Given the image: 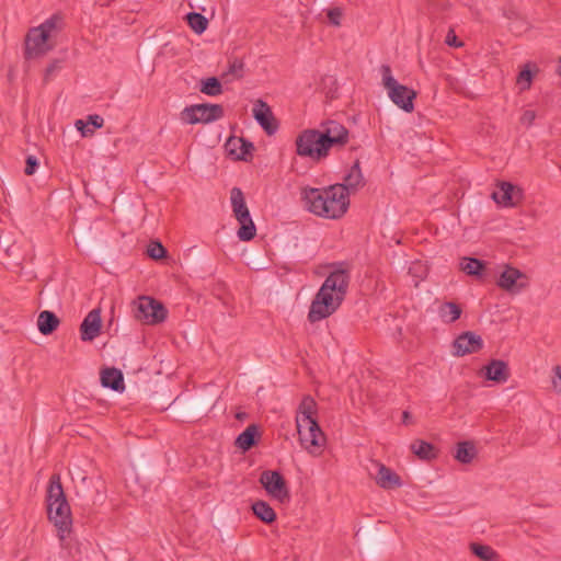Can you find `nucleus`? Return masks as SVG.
Returning a JSON list of instances; mask_svg holds the SVG:
<instances>
[{"instance_id": "nucleus-1", "label": "nucleus", "mask_w": 561, "mask_h": 561, "mask_svg": "<svg viewBox=\"0 0 561 561\" xmlns=\"http://www.w3.org/2000/svg\"><path fill=\"white\" fill-rule=\"evenodd\" d=\"M301 201L307 210L325 219H340L348 209L350 198L342 185L325 188L302 187Z\"/></svg>"}, {"instance_id": "nucleus-2", "label": "nucleus", "mask_w": 561, "mask_h": 561, "mask_svg": "<svg viewBox=\"0 0 561 561\" xmlns=\"http://www.w3.org/2000/svg\"><path fill=\"white\" fill-rule=\"evenodd\" d=\"M46 502L48 518L58 529L59 539L64 541L71 529L72 518L59 474H53L49 479Z\"/></svg>"}, {"instance_id": "nucleus-3", "label": "nucleus", "mask_w": 561, "mask_h": 561, "mask_svg": "<svg viewBox=\"0 0 561 561\" xmlns=\"http://www.w3.org/2000/svg\"><path fill=\"white\" fill-rule=\"evenodd\" d=\"M346 290L347 283H322L310 305L308 320L314 323L334 313L343 301Z\"/></svg>"}, {"instance_id": "nucleus-4", "label": "nucleus", "mask_w": 561, "mask_h": 561, "mask_svg": "<svg viewBox=\"0 0 561 561\" xmlns=\"http://www.w3.org/2000/svg\"><path fill=\"white\" fill-rule=\"evenodd\" d=\"M459 266L469 276L499 277L497 280H518L524 277L523 273L515 267L506 264L485 265L482 261L473 257H463Z\"/></svg>"}, {"instance_id": "nucleus-5", "label": "nucleus", "mask_w": 561, "mask_h": 561, "mask_svg": "<svg viewBox=\"0 0 561 561\" xmlns=\"http://www.w3.org/2000/svg\"><path fill=\"white\" fill-rule=\"evenodd\" d=\"M382 85L388 92L389 99L401 110L411 113L414 110V99L416 92L399 83L392 76L390 66L382 65L380 67Z\"/></svg>"}, {"instance_id": "nucleus-6", "label": "nucleus", "mask_w": 561, "mask_h": 561, "mask_svg": "<svg viewBox=\"0 0 561 561\" xmlns=\"http://www.w3.org/2000/svg\"><path fill=\"white\" fill-rule=\"evenodd\" d=\"M230 202L234 218L240 224L237 236L241 241H250L256 234V227L251 218L243 192L239 187L230 191Z\"/></svg>"}, {"instance_id": "nucleus-7", "label": "nucleus", "mask_w": 561, "mask_h": 561, "mask_svg": "<svg viewBox=\"0 0 561 561\" xmlns=\"http://www.w3.org/2000/svg\"><path fill=\"white\" fill-rule=\"evenodd\" d=\"M296 152L300 157H309L320 161L328 157L329 148L318 129H306L296 139Z\"/></svg>"}, {"instance_id": "nucleus-8", "label": "nucleus", "mask_w": 561, "mask_h": 561, "mask_svg": "<svg viewBox=\"0 0 561 561\" xmlns=\"http://www.w3.org/2000/svg\"><path fill=\"white\" fill-rule=\"evenodd\" d=\"M299 443L311 456H320L325 445V436L318 424V421L296 423Z\"/></svg>"}, {"instance_id": "nucleus-9", "label": "nucleus", "mask_w": 561, "mask_h": 561, "mask_svg": "<svg viewBox=\"0 0 561 561\" xmlns=\"http://www.w3.org/2000/svg\"><path fill=\"white\" fill-rule=\"evenodd\" d=\"M224 107L220 104H194L186 106L180 113V118L183 123L195 124H209L224 117Z\"/></svg>"}, {"instance_id": "nucleus-10", "label": "nucleus", "mask_w": 561, "mask_h": 561, "mask_svg": "<svg viewBox=\"0 0 561 561\" xmlns=\"http://www.w3.org/2000/svg\"><path fill=\"white\" fill-rule=\"evenodd\" d=\"M135 317L148 324L162 322L167 318V309L158 300L141 296L135 302Z\"/></svg>"}, {"instance_id": "nucleus-11", "label": "nucleus", "mask_w": 561, "mask_h": 561, "mask_svg": "<svg viewBox=\"0 0 561 561\" xmlns=\"http://www.w3.org/2000/svg\"><path fill=\"white\" fill-rule=\"evenodd\" d=\"M260 482L265 491L273 499L284 503L289 500V491L286 485L285 479L277 471L266 470L262 472Z\"/></svg>"}, {"instance_id": "nucleus-12", "label": "nucleus", "mask_w": 561, "mask_h": 561, "mask_svg": "<svg viewBox=\"0 0 561 561\" xmlns=\"http://www.w3.org/2000/svg\"><path fill=\"white\" fill-rule=\"evenodd\" d=\"M53 48L49 37L41 28L32 27L25 37V58L32 59L45 55Z\"/></svg>"}, {"instance_id": "nucleus-13", "label": "nucleus", "mask_w": 561, "mask_h": 561, "mask_svg": "<svg viewBox=\"0 0 561 561\" xmlns=\"http://www.w3.org/2000/svg\"><path fill=\"white\" fill-rule=\"evenodd\" d=\"M320 135L329 150L333 147H343L348 141V130L334 121L323 124Z\"/></svg>"}, {"instance_id": "nucleus-14", "label": "nucleus", "mask_w": 561, "mask_h": 561, "mask_svg": "<svg viewBox=\"0 0 561 561\" xmlns=\"http://www.w3.org/2000/svg\"><path fill=\"white\" fill-rule=\"evenodd\" d=\"M318 277H323L325 280H346L352 277L351 266L346 262H334L320 265L314 271Z\"/></svg>"}, {"instance_id": "nucleus-15", "label": "nucleus", "mask_w": 561, "mask_h": 561, "mask_svg": "<svg viewBox=\"0 0 561 561\" xmlns=\"http://www.w3.org/2000/svg\"><path fill=\"white\" fill-rule=\"evenodd\" d=\"M373 465L377 469V472L371 473V476L380 488L389 490L402 485L401 478L393 470L379 461H374Z\"/></svg>"}, {"instance_id": "nucleus-16", "label": "nucleus", "mask_w": 561, "mask_h": 561, "mask_svg": "<svg viewBox=\"0 0 561 561\" xmlns=\"http://www.w3.org/2000/svg\"><path fill=\"white\" fill-rule=\"evenodd\" d=\"M483 342L480 335L473 332H466L459 335L454 342L455 354L463 356L478 352L482 348Z\"/></svg>"}, {"instance_id": "nucleus-17", "label": "nucleus", "mask_w": 561, "mask_h": 561, "mask_svg": "<svg viewBox=\"0 0 561 561\" xmlns=\"http://www.w3.org/2000/svg\"><path fill=\"white\" fill-rule=\"evenodd\" d=\"M253 116L268 135L276 131L277 125L275 124L274 115L267 103L257 100L253 107Z\"/></svg>"}, {"instance_id": "nucleus-18", "label": "nucleus", "mask_w": 561, "mask_h": 561, "mask_svg": "<svg viewBox=\"0 0 561 561\" xmlns=\"http://www.w3.org/2000/svg\"><path fill=\"white\" fill-rule=\"evenodd\" d=\"M102 320L99 309L91 310L83 319L80 332L82 341H93L101 331Z\"/></svg>"}, {"instance_id": "nucleus-19", "label": "nucleus", "mask_w": 561, "mask_h": 561, "mask_svg": "<svg viewBox=\"0 0 561 561\" xmlns=\"http://www.w3.org/2000/svg\"><path fill=\"white\" fill-rule=\"evenodd\" d=\"M519 197L520 191L508 182L500 183L497 190L492 194V198L505 207L516 205Z\"/></svg>"}, {"instance_id": "nucleus-20", "label": "nucleus", "mask_w": 561, "mask_h": 561, "mask_svg": "<svg viewBox=\"0 0 561 561\" xmlns=\"http://www.w3.org/2000/svg\"><path fill=\"white\" fill-rule=\"evenodd\" d=\"M318 405L314 399L310 396H305L298 405L295 421L296 423H304L317 420Z\"/></svg>"}, {"instance_id": "nucleus-21", "label": "nucleus", "mask_w": 561, "mask_h": 561, "mask_svg": "<svg viewBox=\"0 0 561 561\" xmlns=\"http://www.w3.org/2000/svg\"><path fill=\"white\" fill-rule=\"evenodd\" d=\"M101 385L104 388H110L117 392H123L125 389L124 377L117 368H105L101 371Z\"/></svg>"}, {"instance_id": "nucleus-22", "label": "nucleus", "mask_w": 561, "mask_h": 561, "mask_svg": "<svg viewBox=\"0 0 561 561\" xmlns=\"http://www.w3.org/2000/svg\"><path fill=\"white\" fill-rule=\"evenodd\" d=\"M363 184L364 178L359 167V161H356L345 175L344 183H341L340 185L345 187V191L347 192L348 195L350 191H356Z\"/></svg>"}, {"instance_id": "nucleus-23", "label": "nucleus", "mask_w": 561, "mask_h": 561, "mask_svg": "<svg viewBox=\"0 0 561 561\" xmlns=\"http://www.w3.org/2000/svg\"><path fill=\"white\" fill-rule=\"evenodd\" d=\"M484 376L488 380L504 382L507 379V366L502 360H492L484 367Z\"/></svg>"}, {"instance_id": "nucleus-24", "label": "nucleus", "mask_w": 561, "mask_h": 561, "mask_svg": "<svg viewBox=\"0 0 561 561\" xmlns=\"http://www.w3.org/2000/svg\"><path fill=\"white\" fill-rule=\"evenodd\" d=\"M227 148L231 154H234L239 160H247V156L251 153L253 145L242 138H229Z\"/></svg>"}, {"instance_id": "nucleus-25", "label": "nucleus", "mask_w": 561, "mask_h": 561, "mask_svg": "<svg viewBox=\"0 0 561 561\" xmlns=\"http://www.w3.org/2000/svg\"><path fill=\"white\" fill-rule=\"evenodd\" d=\"M59 324V320L51 311H42L37 318L38 331L44 334H50Z\"/></svg>"}, {"instance_id": "nucleus-26", "label": "nucleus", "mask_w": 561, "mask_h": 561, "mask_svg": "<svg viewBox=\"0 0 561 561\" xmlns=\"http://www.w3.org/2000/svg\"><path fill=\"white\" fill-rule=\"evenodd\" d=\"M477 456V448L472 442H460L457 445L455 459L461 463H470Z\"/></svg>"}, {"instance_id": "nucleus-27", "label": "nucleus", "mask_w": 561, "mask_h": 561, "mask_svg": "<svg viewBox=\"0 0 561 561\" xmlns=\"http://www.w3.org/2000/svg\"><path fill=\"white\" fill-rule=\"evenodd\" d=\"M411 450L422 460H431L436 457L435 447L425 440H414L411 444Z\"/></svg>"}, {"instance_id": "nucleus-28", "label": "nucleus", "mask_w": 561, "mask_h": 561, "mask_svg": "<svg viewBox=\"0 0 561 561\" xmlns=\"http://www.w3.org/2000/svg\"><path fill=\"white\" fill-rule=\"evenodd\" d=\"M104 124L103 117L100 115H89L87 123L82 119L76 122V127L82 133L83 136H90L94 133L95 128H101Z\"/></svg>"}, {"instance_id": "nucleus-29", "label": "nucleus", "mask_w": 561, "mask_h": 561, "mask_svg": "<svg viewBox=\"0 0 561 561\" xmlns=\"http://www.w3.org/2000/svg\"><path fill=\"white\" fill-rule=\"evenodd\" d=\"M438 314L444 322L450 323L459 319L461 309L455 302H444L438 308Z\"/></svg>"}, {"instance_id": "nucleus-30", "label": "nucleus", "mask_w": 561, "mask_h": 561, "mask_svg": "<svg viewBox=\"0 0 561 561\" xmlns=\"http://www.w3.org/2000/svg\"><path fill=\"white\" fill-rule=\"evenodd\" d=\"M252 510H253L254 515L264 523L271 524L276 518V513L266 502H263V501L255 502L252 505Z\"/></svg>"}, {"instance_id": "nucleus-31", "label": "nucleus", "mask_w": 561, "mask_h": 561, "mask_svg": "<svg viewBox=\"0 0 561 561\" xmlns=\"http://www.w3.org/2000/svg\"><path fill=\"white\" fill-rule=\"evenodd\" d=\"M256 427L249 425L236 439L237 446L242 450L250 449L255 442Z\"/></svg>"}, {"instance_id": "nucleus-32", "label": "nucleus", "mask_w": 561, "mask_h": 561, "mask_svg": "<svg viewBox=\"0 0 561 561\" xmlns=\"http://www.w3.org/2000/svg\"><path fill=\"white\" fill-rule=\"evenodd\" d=\"M186 21L190 27L196 33L202 34L207 30L208 20L201 13L190 12L186 15Z\"/></svg>"}, {"instance_id": "nucleus-33", "label": "nucleus", "mask_w": 561, "mask_h": 561, "mask_svg": "<svg viewBox=\"0 0 561 561\" xmlns=\"http://www.w3.org/2000/svg\"><path fill=\"white\" fill-rule=\"evenodd\" d=\"M470 549L482 561H493L496 558V552L490 546L471 543Z\"/></svg>"}, {"instance_id": "nucleus-34", "label": "nucleus", "mask_w": 561, "mask_h": 561, "mask_svg": "<svg viewBox=\"0 0 561 561\" xmlns=\"http://www.w3.org/2000/svg\"><path fill=\"white\" fill-rule=\"evenodd\" d=\"M201 92L210 96L219 95L222 92L221 83L216 77L203 80Z\"/></svg>"}, {"instance_id": "nucleus-35", "label": "nucleus", "mask_w": 561, "mask_h": 561, "mask_svg": "<svg viewBox=\"0 0 561 561\" xmlns=\"http://www.w3.org/2000/svg\"><path fill=\"white\" fill-rule=\"evenodd\" d=\"M61 27V18L57 14H54L49 19H47L45 22H43L41 25L36 26V28H41L45 35L48 37L51 36L53 33H56Z\"/></svg>"}, {"instance_id": "nucleus-36", "label": "nucleus", "mask_w": 561, "mask_h": 561, "mask_svg": "<svg viewBox=\"0 0 561 561\" xmlns=\"http://www.w3.org/2000/svg\"><path fill=\"white\" fill-rule=\"evenodd\" d=\"M147 255L152 260H161L167 257V249L163 247V244L158 240H152L147 245L146 250Z\"/></svg>"}, {"instance_id": "nucleus-37", "label": "nucleus", "mask_w": 561, "mask_h": 561, "mask_svg": "<svg viewBox=\"0 0 561 561\" xmlns=\"http://www.w3.org/2000/svg\"><path fill=\"white\" fill-rule=\"evenodd\" d=\"M409 275L417 280H424L428 275V267L421 261H414L409 267Z\"/></svg>"}, {"instance_id": "nucleus-38", "label": "nucleus", "mask_w": 561, "mask_h": 561, "mask_svg": "<svg viewBox=\"0 0 561 561\" xmlns=\"http://www.w3.org/2000/svg\"><path fill=\"white\" fill-rule=\"evenodd\" d=\"M243 68L244 64L240 59H233L229 64L228 71L224 73L225 77L232 76L234 79H240L243 77Z\"/></svg>"}, {"instance_id": "nucleus-39", "label": "nucleus", "mask_w": 561, "mask_h": 561, "mask_svg": "<svg viewBox=\"0 0 561 561\" xmlns=\"http://www.w3.org/2000/svg\"><path fill=\"white\" fill-rule=\"evenodd\" d=\"M327 16L332 25L340 26L343 16V11L339 7L331 8L327 11Z\"/></svg>"}, {"instance_id": "nucleus-40", "label": "nucleus", "mask_w": 561, "mask_h": 561, "mask_svg": "<svg viewBox=\"0 0 561 561\" xmlns=\"http://www.w3.org/2000/svg\"><path fill=\"white\" fill-rule=\"evenodd\" d=\"M531 72L528 69L522 70L517 77V84L520 90H527L531 84Z\"/></svg>"}, {"instance_id": "nucleus-41", "label": "nucleus", "mask_w": 561, "mask_h": 561, "mask_svg": "<svg viewBox=\"0 0 561 561\" xmlns=\"http://www.w3.org/2000/svg\"><path fill=\"white\" fill-rule=\"evenodd\" d=\"M37 167H38V161H37L36 157L28 156L26 158V162H25V169H24L25 174L33 175L35 173Z\"/></svg>"}, {"instance_id": "nucleus-42", "label": "nucleus", "mask_w": 561, "mask_h": 561, "mask_svg": "<svg viewBox=\"0 0 561 561\" xmlns=\"http://www.w3.org/2000/svg\"><path fill=\"white\" fill-rule=\"evenodd\" d=\"M507 293L517 294L523 290L525 283H499Z\"/></svg>"}, {"instance_id": "nucleus-43", "label": "nucleus", "mask_w": 561, "mask_h": 561, "mask_svg": "<svg viewBox=\"0 0 561 561\" xmlns=\"http://www.w3.org/2000/svg\"><path fill=\"white\" fill-rule=\"evenodd\" d=\"M552 386L558 393H561V366L559 365L553 368Z\"/></svg>"}, {"instance_id": "nucleus-44", "label": "nucleus", "mask_w": 561, "mask_h": 561, "mask_svg": "<svg viewBox=\"0 0 561 561\" xmlns=\"http://www.w3.org/2000/svg\"><path fill=\"white\" fill-rule=\"evenodd\" d=\"M536 118V113L533 110H526L523 115L520 116V123L524 126H530Z\"/></svg>"}, {"instance_id": "nucleus-45", "label": "nucleus", "mask_w": 561, "mask_h": 561, "mask_svg": "<svg viewBox=\"0 0 561 561\" xmlns=\"http://www.w3.org/2000/svg\"><path fill=\"white\" fill-rule=\"evenodd\" d=\"M59 68V62L53 61L45 70L44 80L47 82Z\"/></svg>"}, {"instance_id": "nucleus-46", "label": "nucleus", "mask_w": 561, "mask_h": 561, "mask_svg": "<svg viewBox=\"0 0 561 561\" xmlns=\"http://www.w3.org/2000/svg\"><path fill=\"white\" fill-rule=\"evenodd\" d=\"M445 42L447 45L454 46V47H459L462 45L460 42H458L457 36L454 31L448 32Z\"/></svg>"}, {"instance_id": "nucleus-47", "label": "nucleus", "mask_w": 561, "mask_h": 561, "mask_svg": "<svg viewBox=\"0 0 561 561\" xmlns=\"http://www.w3.org/2000/svg\"><path fill=\"white\" fill-rule=\"evenodd\" d=\"M409 419H410V413L407 411L403 412V422L407 423Z\"/></svg>"}, {"instance_id": "nucleus-48", "label": "nucleus", "mask_w": 561, "mask_h": 561, "mask_svg": "<svg viewBox=\"0 0 561 561\" xmlns=\"http://www.w3.org/2000/svg\"><path fill=\"white\" fill-rule=\"evenodd\" d=\"M188 5H190L191 8H198V9H201V10H203V11L205 10V8H202V7H199V5L194 4L192 1H190V2H188Z\"/></svg>"}, {"instance_id": "nucleus-49", "label": "nucleus", "mask_w": 561, "mask_h": 561, "mask_svg": "<svg viewBox=\"0 0 561 561\" xmlns=\"http://www.w3.org/2000/svg\"><path fill=\"white\" fill-rule=\"evenodd\" d=\"M559 64H560V65H559V69H558V75H560V76H561V56H560Z\"/></svg>"}, {"instance_id": "nucleus-50", "label": "nucleus", "mask_w": 561, "mask_h": 561, "mask_svg": "<svg viewBox=\"0 0 561 561\" xmlns=\"http://www.w3.org/2000/svg\"><path fill=\"white\" fill-rule=\"evenodd\" d=\"M7 254H8L9 256H11V255H12V253H11V248H8V249H7Z\"/></svg>"}]
</instances>
